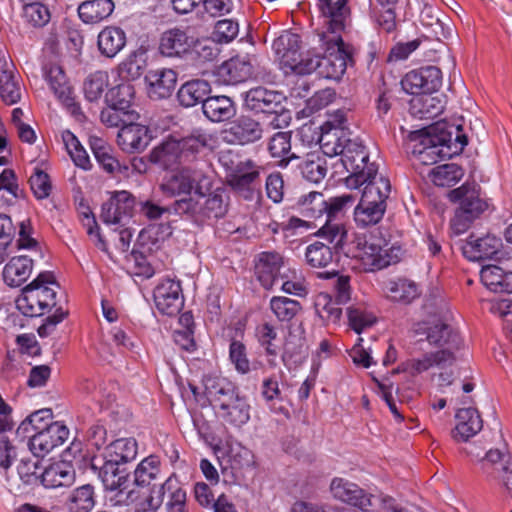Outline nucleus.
I'll return each instance as SVG.
<instances>
[{
    "label": "nucleus",
    "instance_id": "nucleus-43",
    "mask_svg": "<svg viewBox=\"0 0 512 512\" xmlns=\"http://www.w3.org/2000/svg\"><path fill=\"white\" fill-rule=\"evenodd\" d=\"M112 0H87L78 6L79 18L86 24H96L107 19L114 11Z\"/></svg>",
    "mask_w": 512,
    "mask_h": 512
},
{
    "label": "nucleus",
    "instance_id": "nucleus-53",
    "mask_svg": "<svg viewBox=\"0 0 512 512\" xmlns=\"http://www.w3.org/2000/svg\"><path fill=\"white\" fill-rule=\"evenodd\" d=\"M146 66L145 53L139 50L133 51L118 65V75L125 81L124 83H130L141 77Z\"/></svg>",
    "mask_w": 512,
    "mask_h": 512
},
{
    "label": "nucleus",
    "instance_id": "nucleus-30",
    "mask_svg": "<svg viewBox=\"0 0 512 512\" xmlns=\"http://www.w3.org/2000/svg\"><path fill=\"white\" fill-rule=\"evenodd\" d=\"M457 424L452 432L456 441H467L483 427V421L475 408H461L456 413Z\"/></svg>",
    "mask_w": 512,
    "mask_h": 512
},
{
    "label": "nucleus",
    "instance_id": "nucleus-34",
    "mask_svg": "<svg viewBox=\"0 0 512 512\" xmlns=\"http://www.w3.org/2000/svg\"><path fill=\"white\" fill-rule=\"evenodd\" d=\"M456 357L450 349H440L435 352L425 353L421 358L412 359L408 362V369L412 375H418L433 367L445 368L455 362Z\"/></svg>",
    "mask_w": 512,
    "mask_h": 512
},
{
    "label": "nucleus",
    "instance_id": "nucleus-13",
    "mask_svg": "<svg viewBox=\"0 0 512 512\" xmlns=\"http://www.w3.org/2000/svg\"><path fill=\"white\" fill-rule=\"evenodd\" d=\"M70 431L62 421H55L44 431L29 436L28 446L37 457H44L56 447L63 445L69 438Z\"/></svg>",
    "mask_w": 512,
    "mask_h": 512
},
{
    "label": "nucleus",
    "instance_id": "nucleus-50",
    "mask_svg": "<svg viewBox=\"0 0 512 512\" xmlns=\"http://www.w3.org/2000/svg\"><path fill=\"white\" fill-rule=\"evenodd\" d=\"M137 453L138 443L132 437L116 439L107 446V460L116 464L134 460Z\"/></svg>",
    "mask_w": 512,
    "mask_h": 512
},
{
    "label": "nucleus",
    "instance_id": "nucleus-35",
    "mask_svg": "<svg viewBox=\"0 0 512 512\" xmlns=\"http://www.w3.org/2000/svg\"><path fill=\"white\" fill-rule=\"evenodd\" d=\"M125 31L117 26H107L98 34L97 45L101 55L114 58L126 46Z\"/></svg>",
    "mask_w": 512,
    "mask_h": 512
},
{
    "label": "nucleus",
    "instance_id": "nucleus-8",
    "mask_svg": "<svg viewBox=\"0 0 512 512\" xmlns=\"http://www.w3.org/2000/svg\"><path fill=\"white\" fill-rule=\"evenodd\" d=\"M448 197L450 201L460 203L450 221L451 229L456 235L465 233L488 208L486 200L481 198L479 192L466 184L451 190Z\"/></svg>",
    "mask_w": 512,
    "mask_h": 512
},
{
    "label": "nucleus",
    "instance_id": "nucleus-6",
    "mask_svg": "<svg viewBox=\"0 0 512 512\" xmlns=\"http://www.w3.org/2000/svg\"><path fill=\"white\" fill-rule=\"evenodd\" d=\"M171 208L174 213L189 215L197 222L217 220L224 217L228 211V196L224 190L217 189L208 195L199 193L196 198L176 200Z\"/></svg>",
    "mask_w": 512,
    "mask_h": 512
},
{
    "label": "nucleus",
    "instance_id": "nucleus-31",
    "mask_svg": "<svg viewBox=\"0 0 512 512\" xmlns=\"http://www.w3.org/2000/svg\"><path fill=\"white\" fill-rule=\"evenodd\" d=\"M99 478L106 490L118 491L117 496L123 497L129 490L131 481L125 469L119 464L106 460L99 470Z\"/></svg>",
    "mask_w": 512,
    "mask_h": 512
},
{
    "label": "nucleus",
    "instance_id": "nucleus-1",
    "mask_svg": "<svg viewBox=\"0 0 512 512\" xmlns=\"http://www.w3.org/2000/svg\"><path fill=\"white\" fill-rule=\"evenodd\" d=\"M59 289L60 286L52 272H41L21 290V294L15 301L17 309L27 317H40L56 308L55 312L45 318L43 324L37 329L38 335L42 338L50 335L67 316V312L62 307H57L56 298Z\"/></svg>",
    "mask_w": 512,
    "mask_h": 512
},
{
    "label": "nucleus",
    "instance_id": "nucleus-57",
    "mask_svg": "<svg viewBox=\"0 0 512 512\" xmlns=\"http://www.w3.org/2000/svg\"><path fill=\"white\" fill-rule=\"evenodd\" d=\"M160 459L156 455H149L144 458L134 471L132 488H147L151 481L157 478L160 473Z\"/></svg>",
    "mask_w": 512,
    "mask_h": 512
},
{
    "label": "nucleus",
    "instance_id": "nucleus-47",
    "mask_svg": "<svg viewBox=\"0 0 512 512\" xmlns=\"http://www.w3.org/2000/svg\"><path fill=\"white\" fill-rule=\"evenodd\" d=\"M54 422L51 409H40L27 416L18 426L16 433L19 437L29 439L31 434L44 431L50 424H54Z\"/></svg>",
    "mask_w": 512,
    "mask_h": 512
},
{
    "label": "nucleus",
    "instance_id": "nucleus-29",
    "mask_svg": "<svg viewBox=\"0 0 512 512\" xmlns=\"http://www.w3.org/2000/svg\"><path fill=\"white\" fill-rule=\"evenodd\" d=\"M346 109L328 110L326 112V120L321 125V134L319 138L320 148L324 150V137H328L329 142L338 143L346 138V124H347Z\"/></svg>",
    "mask_w": 512,
    "mask_h": 512
},
{
    "label": "nucleus",
    "instance_id": "nucleus-33",
    "mask_svg": "<svg viewBox=\"0 0 512 512\" xmlns=\"http://www.w3.org/2000/svg\"><path fill=\"white\" fill-rule=\"evenodd\" d=\"M33 270V260L26 255L10 258L3 268L2 276L5 284L20 287L27 281Z\"/></svg>",
    "mask_w": 512,
    "mask_h": 512
},
{
    "label": "nucleus",
    "instance_id": "nucleus-26",
    "mask_svg": "<svg viewBox=\"0 0 512 512\" xmlns=\"http://www.w3.org/2000/svg\"><path fill=\"white\" fill-rule=\"evenodd\" d=\"M151 141L149 129L145 125L129 122L120 128L117 142L120 148L127 153L143 151Z\"/></svg>",
    "mask_w": 512,
    "mask_h": 512
},
{
    "label": "nucleus",
    "instance_id": "nucleus-5",
    "mask_svg": "<svg viewBox=\"0 0 512 512\" xmlns=\"http://www.w3.org/2000/svg\"><path fill=\"white\" fill-rule=\"evenodd\" d=\"M337 252L355 259L363 271H376L400 261L403 250L399 246L387 243L382 246L374 239L367 240L365 236H357L349 245L343 242V248H334Z\"/></svg>",
    "mask_w": 512,
    "mask_h": 512
},
{
    "label": "nucleus",
    "instance_id": "nucleus-37",
    "mask_svg": "<svg viewBox=\"0 0 512 512\" xmlns=\"http://www.w3.org/2000/svg\"><path fill=\"white\" fill-rule=\"evenodd\" d=\"M211 92V86L204 79H194L181 85L177 92V99L181 106L190 108L202 103Z\"/></svg>",
    "mask_w": 512,
    "mask_h": 512
},
{
    "label": "nucleus",
    "instance_id": "nucleus-64",
    "mask_svg": "<svg viewBox=\"0 0 512 512\" xmlns=\"http://www.w3.org/2000/svg\"><path fill=\"white\" fill-rule=\"evenodd\" d=\"M164 488L169 494L166 504L167 512H188L186 507V491L180 486L175 474L169 476L164 482Z\"/></svg>",
    "mask_w": 512,
    "mask_h": 512
},
{
    "label": "nucleus",
    "instance_id": "nucleus-15",
    "mask_svg": "<svg viewBox=\"0 0 512 512\" xmlns=\"http://www.w3.org/2000/svg\"><path fill=\"white\" fill-rule=\"evenodd\" d=\"M260 172L261 167L253 160L241 161L237 164L233 173L230 174L228 183L233 190L249 199L260 186Z\"/></svg>",
    "mask_w": 512,
    "mask_h": 512
},
{
    "label": "nucleus",
    "instance_id": "nucleus-63",
    "mask_svg": "<svg viewBox=\"0 0 512 512\" xmlns=\"http://www.w3.org/2000/svg\"><path fill=\"white\" fill-rule=\"evenodd\" d=\"M94 505V489L89 484L73 490L67 501L69 512H90Z\"/></svg>",
    "mask_w": 512,
    "mask_h": 512
},
{
    "label": "nucleus",
    "instance_id": "nucleus-18",
    "mask_svg": "<svg viewBox=\"0 0 512 512\" xmlns=\"http://www.w3.org/2000/svg\"><path fill=\"white\" fill-rule=\"evenodd\" d=\"M195 38L185 29L173 27L165 30L159 40V52L168 58H183L191 54Z\"/></svg>",
    "mask_w": 512,
    "mask_h": 512
},
{
    "label": "nucleus",
    "instance_id": "nucleus-44",
    "mask_svg": "<svg viewBox=\"0 0 512 512\" xmlns=\"http://www.w3.org/2000/svg\"><path fill=\"white\" fill-rule=\"evenodd\" d=\"M45 79L54 95L65 105L73 103V91L69 85L63 69L58 65H51L45 69Z\"/></svg>",
    "mask_w": 512,
    "mask_h": 512
},
{
    "label": "nucleus",
    "instance_id": "nucleus-60",
    "mask_svg": "<svg viewBox=\"0 0 512 512\" xmlns=\"http://www.w3.org/2000/svg\"><path fill=\"white\" fill-rule=\"evenodd\" d=\"M269 307L280 322H290L302 309L299 301L286 296H273Z\"/></svg>",
    "mask_w": 512,
    "mask_h": 512
},
{
    "label": "nucleus",
    "instance_id": "nucleus-41",
    "mask_svg": "<svg viewBox=\"0 0 512 512\" xmlns=\"http://www.w3.org/2000/svg\"><path fill=\"white\" fill-rule=\"evenodd\" d=\"M202 110L204 115L212 122L226 121L236 114L234 102L224 95L208 96L203 102Z\"/></svg>",
    "mask_w": 512,
    "mask_h": 512
},
{
    "label": "nucleus",
    "instance_id": "nucleus-56",
    "mask_svg": "<svg viewBox=\"0 0 512 512\" xmlns=\"http://www.w3.org/2000/svg\"><path fill=\"white\" fill-rule=\"evenodd\" d=\"M328 293H319L315 297L314 308L319 318L326 324H338L342 317V309Z\"/></svg>",
    "mask_w": 512,
    "mask_h": 512
},
{
    "label": "nucleus",
    "instance_id": "nucleus-46",
    "mask_svg": "<svg viewBox=\"0 0 512 512\" xmlns=\"http://www.w3.org/2000/svg\"><path fill=\"white\" fill-rule=\"evenodd\" d=\"M444 110V104L440 97L433 93L416 95L410 102L412 115L420 119H431L437 117Z\"/></svg>",
    "mask_w": 512,
    "mask_h": 512
},
{
    "label": "nucleus",
    "instance_id": "nucleus-28",
    "mask_svg": "<svg viewBox=\"0 0 512 512\" xmlns=\"http://www.w3.org/2000/svg\"><path fill=\"white\" fill-rule=\"evenodd\" d=\"M365 181L357 182L355 187L350 189L362 188L360 200L364 202L377 203L387 205V199L391 192V184L388 178L378 175L375 172L370 178L364 177Z\"/></svg>",
    "mask_w": 512,
    "mask_h": 512
},
{
    "label": "nucleus",
    "instance_id": "nucleus-23",
    "mask_svg": "<svg viewBox=\"0 0 512 512\" xmlns=\"http://www.w3.org/2000/svg\"><path fill=\"white\" fill-rule=\"evenodd\" d=\"M145 82L151 99H166L175 90L177 73L167 68L150 70L145 75Z\"/></svg>",
    "mask_w": 512,
    "mask_h": 512
},
{
    "label": "nucleus",
    "instance_id": "nucleus-11",
    "mask_svg": "<svg viewBox=\"0 0 512 512\" xmlns=\"http://www.w3.org/2000/svg\"><path fill=\"white\" fill-rule=\"evenodd\" d=\"M442 86V72L436 66H424L413 69L401 80V87L411 95L435 93Z\"/></svg>",
    "mask_w": 512,
    "mask_h": 512
},
{
    "label": "nucleus",
    "instance_id": "nucleus-52",
    "mask_svg": "<svg viewBox=\"0 0 512 512\" xmlns=\"http://www.w3.org/2000/svg\"><path fill=\"white\" fill-rule=\"evenodd\" d=\"M387 209V205L360 200L354 209V220L358 227L366 228L378 224Z\"/></svg>",
    "mask_w": 512,
    "mask_h": 512
},
{
    "label": "nucleus",
    "instance_id": "nucleus-4",
    "mask_svg": "<svg viewBox=\"0 0 512 512\" xmlns=\"http://www.w3.org/2000/svg\"><path fill=\"white\" fill-rule=\"evenodd\" d=\"M325 142L324 155L329 157L340 156L345 170L349 173L346 178L347 187H355L357 182L365 181L364 177L370 178L375 172H378V165L369 162V154L366 147L359 139H344L338 143L329 142L328 137H324Z\"/></svg>",
    "mask_w": 512,
    "mask_h": 512
},
{
    "label": "nucleus",
    "instance_id": "nucleus-51",
    "mask_svg": "<svg viewBox=\"0 0 512 512\" xmlns=\"http://www.w3.org/2000/svg\"><path fill=\"white\" fill-rule=\"evenodd\" d=\"M256 337L259 345L265 350L268 365L275 368L277 366L276 357L280 351L276 328L270 323H264L256 328Z\"/></svg>",
    "mask_w": 512,
    "mask_h": 512
},
{
    "label": "nucleus",
    "instance_id": "nucleus-42",
    "mask_svg": "<svg viewBox=\"0 0 512 512\" xmlns=\"http://www.w3.org/2000/svg\"><path fill=\"white\" fill-rule=\"evenodd\" d=\"M200 174L190 168H183L171 175L163 184L164 192L171 195H190L196 182L200 179Z\"/></svg>",
    "mask_w": 512,
    "mask_h": 512
},
{
    "label": "nucleus",
    "instance_id": "nucleus-55",
    "mask_svg": "<svg viewBox=\"0 0 512 512\" xmlns=\"http://www.w3.org/2000/svg\"><path fill=\"white\" fill-rule=\"evenodd\" d=\"M388 297L394 302L408 304L420 295L418 285L409 279L398 278L389 281L387 285Z\"/></svg>",
    "mask_w": 512,
    "mask_h": 512
},
{
    "label": "nucleus",
    "instance_id": "nucleus-19",
    "mask_svg": "<svg viewBox=\"0 0 512 512\" xmlns=\"http://www.w3.org/2000/svg\"><path fill=\"white\" fill-rule=\"evenodd\" d=\"M502 239L491 234L475 237L473 234L462 244L463 256L469 261L497 259L501 253Z\"/></svg>",
    "mask_w": 512,
    "mask_h": 512
},
{
    "label": "nucleus",
    "instance_id": "nucleus-16",
    "mask_svg": "<svg viewBox=\"0 0 512 512\" xmlns=\"http://www.w3.org/2000/svg\"><path fill=\"white\" fill-rule=\"evenodd\" d=\"M154 302L160 313L174 316L183 307L184 298L180 281L163 279L155 288Z\"/></svg>",
    "mask_w": 512,
    "mask_h": 512
},
{
    "label": "nucleus",
    "instance_id": "nucleus-61",
    "mask_svg": "<svg viewBox=\"0 0 512 512\" xmlns=\"http://www.w3.org/2000/svg\"><path fill=\"white\" fill-rule=\"evenodd\" d=\"M429 175L436 186L451 187L462 179L464 172L459 165L449 163L436 166Z\"/></svg>",
    "mask_w": 512,
    "mask_h": 512
},
{
    "label": "nucleus",
    "instance_id": "nucleus-27",
    "mask_svg": "<svg viewBox=\"0 0 512 512\" xmlns=\"http://www.w3.org/2000/svg\"><path fill=\"white\" fill-rule=\"evenodd\" d=\"M212 140V135L202 128H195L187 136L176 139L183 164L197 160L198 156L210 147Z\"/></svg>",
    "mask_w": 512,
    "mask_h": 512
},
{
    "label": "nucleus",
    "instance_id": "nucleus-3",
    "mask_svg": "<svg viewBox=\"0 0 512 512\" xmlns=\"http://www.w3.org/2000/svg\"><path fill=\"white\" fill-rule=\"evenodd\" d=\"M207 396L218 416L227 424L241 427L250 420V404L235 383L227 378H211L206 384Z\"/></svg>",
    "mask_w": 512,
    "mask_h": 512
},
{
    "label": "nucleus",
    "instance_id": "nucleus-22",
    "mask_svg": "<svg viewBox=\"0 0 512 512\" xmlns=\"http://www.w3.org/2000/svg\"><path fill=\"white\" fill-rule=\"evenodd\" d=\"M166 491L164 483L159 487L131 488L122 500L132 505L133 512H156L163 503Z\"/></svg>",
    "mask_w": 512,
    "mask_h": 512
},
{
    "label": "nucleus",
    "instance_id": "nucleus-40",
    "mask_svg": "<svg viewBox=\"0 0 512 512\" xmlns=\"http://www.w3.org/2000/svg\"><path fill=\"white\" fill-rule=\"evenodd\" d=\"M436 142L445 149L448 158L460 154L468 144V138L463 133L461 125L450 126L448 128L437 127Z\"/></svg>",
    "mask_w": 512,
    "mask_h": 512
},
{
    "label": "nucleus",
    "instance_id": "nucleus-17",
    "mask_svg": "<svg viewBox=\"0 0 512 512\" xmlns=\"http://www.w3.org/2000/svg\"><path fill=\"white\" fill-rule=\"evenodd\" d=\"M283 256L276 251H263L255 262V275L264 289L279 283L283 270L287 269Z\"/></svg>",
    "mask_w": 512,
    "mask_h": 512
},
{
    "label": "nucleus",
    "instance_id": "nucleus-12",
    "mask_svg": "<svg viewBox=\"0 0 512 512\" xmlns=\"http://www.w3.org/2000/svg\"><path fill=\"white\" fill-rule=\"evenodd\" d=\"M135 198L128 191H117L102 205L101 220L105 224L126 226L133 215Z\"/></svg>",
    "mask_w": 512,
    "mask_h": 512
},
{
    "label": "nucleus",
    "instance_id": "nucleus-36",
    "mask_svg": "<svg viewBox=\"0 0 512 512\" xmlns=\"http://www.w3.org/2000/svg\"><path fill=\"white\" fill-rule=\"evenodd\" d=\"M217 75L223 84L236 85L252 75V65L245 59L231 58L220 65Z\"/></svg>",
    "mask_w": 512,
    "mask_h": 512
},
{
    "label": "nucleus",
    "instance_id": "nucleus-58",
    "mask_svg": "<svg viewBox=\"0 0 512 512\" xmlns=\"http://www.w3.org/2000/svg\"><path fill=\"white\" fill-rule=\"evenodd\" d=\"M337 253L334 247L315 241L306 247L305 260L312 268H326L333 262L334 255Z\"/></svg>",
    "mask_w": 512,
    "mask_h": 512
},
{
    "label": "nucleus",
    "instance_id": "nucleus-14",
    "mask_svg": "<svg viewBox=\"0 0 512 512\" xmlns=\"http://www.w3.org/2000/svg\"><path fill=\"white\" fill-rule=\"evenodd\" d=\"M333 497L354 506L362 512H370L374 496L347 479L336 477L330 484Z\"/></svg>",
    "mask_w": 512,
    "mask_h": 512
},
{
    "label": "nucleus",
    "instance_id": "nucleus-21",
    "mask_svg": "<svg viewBox=\"0 0 512 512\" xmlns=\"http://www.w3.org/2000/svg\"><path fill=\"white\" fill-rule=\"evenodd\" d=\"M261 124L245 115H241L232 121L224 130V140L230 144L246 145L254 143L262 138Z\"/></svg>",
    "mask_w": 512,
    "mask_h": 512
},
{
    "label": "nucleus",
    "instance_id": "nucleus-24",
    "mask_svg": "<svg viewBox=\"0 0 512 512\" xmlns=\"http://www.w3.org/2000/svg\"><path fill=\"white\" fill-rule=\"evenodd\" d=\"M348 0H319V8L322 17L321 29H334L344 31L349 18L350 8Z\"/></svg>",
    "mask_w": 512,
    "mask_h": 512
},
{
    "label": "nucleus",
    "instance_id": "nucleus-10",
    "mask_svg": "<svg viewBox=\"0 0 512 512\" xmlns=\"http://www.w3.org/2000/svg\"><path fill=\"white\" fill-rule=\"evenodd\" d=\"M301 38L291 31H283L272 43V49L281 66L295 74L302 75L307 54L300 52Z\"/></svg>",
    "mask_w": 512,
    "mask_h": 512
},
{
    "label": "nucleus",
    "instance_id": "nucleus-2",
    "mask_svg": "<svg viewBox=\"0 0 512 512\" xmlns=\"http://www.w3.org/2000/svg\"><path fill=\"white\" fill-rule=\"evenodd\" d=\"M343 31L334 29L317 30L313 41L318 44V48L323 51L310 55L307 53L305 68H302V75H308L316 72L319 77L340 80L344 75L347 66L354 63L353 47L346 44L341 36Z\"/></svg>",
    "mask_w": 512,
    "mask_h": 512
},
{
    "label": "nucleus",
    "instance_id": "nucleus-39",
    "mask_svg": "<svg viewBox=\"0 0 512 512\" xmlns=\"http://www.w3.org/2000/svg\"><path fill=\"white\" fill-rule=\"evenodd\" d=\"M75 479V473L71 466L65 462L50 464L41 471L40 483L49 489L70 486Z\"/></svg>",
    "mask_w": 512,
    "mask_h": 512
},
{
    "label": "nucleus",
    "instance_id": "nucleus-54",
    "mask_svg": "<svg viewBox=\"0 0 512 512\" xmlns=\"http://www.w3.org/2000/svg\"><path fill=\"white\" fill-rule=\"evenodd\" d=\"M226 457L231 469L235 472L255 467L253 452L239 442L227 443Z\"/></svg>",
    "mask_w": 512,
    "mask_h": 512
},
{
    "label": "nucleus",
    "instance_id": "nucleus-48",
    "mask_svg": "<svg viewBox=\"0 0 512 512\" xmlns=\"http://www.w3.org/2000/svg\"><path fill=\"white\" fill-rule=\"evenodd\" d=\"M149 159L164 169H170L176 164H183L180 159L179 144L175 138H170L153 148Z\"/></svg>",
    "mask_w": 512,
    "mask_h": 512
},
{
    "label": "nucleus",
    "instance_id": "nucleus-7",
    "mask_svg": "<svg viewBox=\"0 0 512 512\" xmlns=\"http://www.w3.org/2000/svg\"><path fill=\"white\" fill-rule=\"evenodd\" d=\"M356 197L350 193H344L325 199V222L315 233L324 238L334 248H343V242L347 238L345 225L340 221L353 206Z\"/></svg>",
    "mask_w": 512,
    "mask_h": 512
},
{
    "label": "nucleus",
    "instance_id": "nucleus-49",
    "mask_svg": "<svg viewBox=\"0 0 512 512\" xmlns=\"http://www.w3.org/2000/svg\"><path fill=\"white\" fill-rule=\"evenodd\" d=\"M90 149L94 158L104 171L114 174L121 171L119 161L113 155L112 147L102 138L90 137Z\"/></svg>",
    "mask_w": 512,
    "mask_h": 512
},
{
    "label": "nucleus",
    "instance_id": "nucleus-9",
    "mask_svg": "<svg viewBox=\"0 0 512 512\" xmlns=\"http://www.w3.org/2000/svg\"><path fill=\"white\" fill-rule=\"evenodd\" d=\"M414 334L418 337V342L427 341L430 345L450 349L452 352L458 350L462 344L460 335L441 320L417 323Z\"/></svg>",
    "mask_w": 512,
    "mask_h": 512
},
{
    "label": "nucleus",
    "instance_id": "nucleus-45",
    "mask_svg": "<svg viewBox=\"0 0 512 512\" xmlns=\"http://www.w3.org/2000/svg\"><path fill=\"white\" fill-rule=\"evenodd\" d=\"M291 137L290 131H278L268 141L267 149L270 156L279 159L278 165L282 168L287 167L291 160L297 159L291 152Z\"/></svg>",
    "mask_w": 512,
    "mask_h": 512
},
{
    "label": "nucleus",
    "instance_id": "nucleus-38",
    "mask_svg": "<svg viewBox=\"0 0 512 512\" xmlns=\"http://www.w3.org/2000/svg\"><path fill=\"white\" fill-rule=\"evenodd\" d=\"M480 279L485 287L494 293L512 294V272H505L497 265L483 266Z\"/></svg>",
    "mask_w": 512,
    "mask_h": 512
},
{
    "label": "nucleus",
    "instance_id": "nucleus-59",
    "mask_svg": "<svg viewBox=\"0 0 512 512\" xmlns=\"http://www.w3.org/2000/svg\"><path fill=\"white\" fill-rule=\"evenodd\" d=\"M299 169L303 177L312 183H319L327 173L326 161L317 152L307 154Z\"/></svg>",
    "mask_w": 512,
    "mask_h": 512
},
{
    "label": "nucleus",
    "instance_id": "nucleus-20",
    "mask_svg": "<svg viewBox=\"0 0 512 512\" xmlns=\"http://www.w3.org/2000/svg\"><path fill=\"white\" fill-rule=\"evenodd\" d=\"M482 468L494 478L501 479L512 497V454L504 449H490L482 460Z\"/></svg>",
    "mask_w": 512,
    "mask_h": 512
},
{
    "label": "nucleus",
    "instance_id": "nucleus-25",
    "mask_svg": "<svg viewBox=\"0 0 512 512\" xmlns=\"http://www.w3.org/2000/svg\"><path fill=\"white\" fill-rule=\"evenodd\" d=\"M282 99V94L258 86L245 93L244 106L255 113L276 112L281 109Z\"/></svg>",
    "mask_w": 512,
    "mask_h": 512
},
{
    "label": "nucleus",
    "instance_id": "nucleus-32",
    "mask_svg": "<svg viewBox=\"0 0 512 512\" xmlns=\"http://www.w3.org/2000/svg\"><path fill=\"white\" fill-rule=\"evenodd\" d=\"M419 21L425 29L423 36L426 39L442 41L451 36L452 28L450 23L440 19L432 6L424 5L420 12Z\"/></svg>",
    "mask_w": 512,
    "mask_h": 512
},
{
    "label": "nucleus",
    "instance_id": "nucleus-62",
    "mask_svg": "<svg viewBox=\"0 0 512 512\" xmlns=\"http://www.w3.org/2000/svg\"><path fill=\"white\" fill-rule=\"evenodd\" d=\"M279 282H281V290L286 294L298 297H305L308 294L306 281L295 268L288 267L283 270Z\"/></svg>",
    "mask_w": 512,
    "mask_h": 512
}]
</instances>
